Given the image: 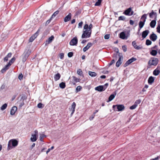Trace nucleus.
<instances>
[{
  "label": "nucleus",
  "instance_id": "09e8293b",
  "mask_svg": "<svg viewBox=\"0 0 160 160\" xmlns=\"http://www.w3.org/2000/svg\"><path fill=\"white\" fill-rule=\"evenodd\" d=\"M54 148V147L52 146L51 148H49L48 149L47 151L46 152V153L47 154L51 150H52Z\"/></svg>",
  "mask_w": 160,
  "mask_h": 160
},
{
  "label": "nucleus",
  "instance_id": "864d4df0",
  "mask_svg": "<svg viewBox=\"0 0 160 160\" xmlns=\"http://www.w3.org/2000/svg\"><path fill=\"white\" fill-rule=\"evenodd\" d=\"M109 34H106L104 36V38L105 39H108L109 38Z\"/></svg>",
  "mask_w": 160,
  "mask_h": 160
},
{
  "label": "nucleus",
  "instance_id": "6e6d98bb",
  "mask_svg": "<svg viewBox=\"0 0 160 160\" xmlns=\"http://www.w3.org/2000/svg\"><path fill=\"white\" fill-rule=\"evenodd\" d=\"M115 62V60L114 59H113L112 60L111 62L109 63V66H111L112 64L113 63H114Z\"/></svg>",
  "mask_w": 160,
  "mask_h": 160
},
{
  "label": "nucleus",
  "instance_id": "423d86ee",
  "mask_svg": "<svg viewBox=\"0 0 160 160\" xmlns=\"http://www.w3.org/2000/svg\"><path fill=\"white\" fill-rule=\"evenodd\" d=\"M108 85V84L106 83L103 85H100L97 87L95 88V89L96 91L99 92H102L104 91L107 88Z\"/></svg>",
  "mask_w": 160,
  "mask_h": 160
},
{
  "label": "nucleus",
  "instance_id": "412c9836",
  "mask_svg": "<svg viewBox=\"0 0 160 160\" xmlns=\"http://www.w3.org/2000/svg\"><path fill=\"white\" fill-rule=\"evenodd\" d=\"M71 18V14L69 13L68 15L66 16L64 19V21L65 22H67L69 21Z\"/></svg>",
  "mask_w": 160,
  "mask_h": 160
},
{
  "label": "nucleus",
  "instance_id": "aec40b11",
  "mask_svg": "<svg viewBox=\"0 0 160 160\" xmlns=\"http://www.w3.org/2000/svg\"><path fill=\"white\" fill-rule=\"evenodd\" d=\"M149 33V31L148 30L143 31L142 34V36L143 38H145Z\"/></svg>",
  "mask_w": 160,
  "mask_h": 160
},
{
  "label": "nucleus",
  "instance_id": "680f3d73",
  "mask_svg": "<svg viewBox=\"0 0 160 160\" xmlns=\"http://www.w3.org/2000/svg\"><path fill=\"white\" fill-rule=\"evenodd\" d=\"M8 58L7 57V56L5 57L4 58V62H7L8 60Z\"/></svg>",
  "mask_w": 160,
  "mask_h": 160
},
{
  "label": "nucleus",
  "instance_id": "6e6552de",
  "mask_svg": "<svg viewBox=\"0 0 160 160\" xmlns=\"http://www.w3.org/2000/svg\"><path fill=\"white\" fill-rule=\"evenodd\" d=\"M78 40L76 37L73 38L69 42L71 46H76L77 44Z\"/></svg>",
  "mask_w": 160,
  "mask_h": 160
},
{
  "label": "nucleus",
  "instance_id": "f704fd0d",
  "mask_svg": "<svg viewBox=\"0 0 160 160\" xmlns=\"http://www.w3.org/2000/svg\"><path fill=\"white\" fill-rule=\"evenodd\" d=\"M16 58L15 57H13L8 62V63L11 65L15 61Z\"/></svg>",
  "mask_w": 160,
  "mask_h": 160
},
{
  "label": "nucleus",
  "instance_id": "a18cd8bd",
  "mask_svg": "<svg viewBox=\"0 0 160 160\" xmlns=\"http://www.w3.org/2000/svg\"><path fill=\"white\" fill-rule=\"evenodd\" d=\"M125 18L123 16H120L118 18L119 20H124L125 19Z\"/></svg>",
  "mask_w": 160,
  "mask_h": 160
},
{
  "label": "nucleus",
  "instance_id": "f3484780",
  "mask_svg": "<svg viewBox=\"0 0 160 160\" xmlns=\"http://www.w3.org/2000/svg\"><path fill=\"white\" fill-rule=\"evenodd\" d=\"M150 39L153 41H155L157 38V35L152 33L150 36Z\"/></svg>",
  "mask_w": 160,
  "mask_h": 160
},
{
  "label": "nucleus",
  "instance_id": "e433bc0d",
  "mask_svg": "<svg viewBox=\"0 0 160 160\" xmlns=\"http://www.w3.org/2000/svg\"><path fill=\"white\" fill-rule=\"evenodd\" d=\"M157 53V51L155 50H152L150 52V54L153 56H155Z\"/></svg>",
  "mask_w": 160,
  "mask_h": 160
},
{
  "label": "nucleus",
  "instance_id": "2eb2a0df",
  "mask_svg": "<svg viewBox=\"0 0 160 160\" xmlns=\"http://www.w3.org/2000/svg\"><path fill=\"white\" fill-rule=\"evenodd\" d=\"M122 57L120 56L119 57V59L116 63V66L118 67L122 63Z\"/></svg>",
  "mask_w": 160,
  "mask_h": 160
},
{
  "label": "nucleus",
  "instance_id": "052dcab7",
  "mask_svg": "<svg viewBox=\"0 0 160 160\" xmlns=\"http://www.w3.org/2000/svg\"><path fill=\"white\" fill-rule=\"evenodd\" d=\"M51 19H51V18H50L49 19L47 20L46 22V24H48L50 22Z\"/></svg>",
  "mask_w": 160,
  "mask_h": 160
},
{
  "label": "nucleus",
  "instance_id": "603ef678",
  "mask_svg": "<svg viewBox=\"0 0 160 160\" xmlns=\"http://www.w3.org/2000/svg\"><path fill=\"white\" fill-rule=\"evenodd\" d=\"M42 106V104L41 103H39L38 104L37 106L39 108H43Z\"/></svg>",
  "mask_w": 160,
  "mask_h": 160
},
{
  "label": "nucleus",
  "instance_id": "5fc2aeb1",
  "mask_svg": "<svg viewBox=\"0 0 160 160\" xmlns=\"http://www.w3.org/2000/svg\"><path fill=\"white\" fill-rule=\"evenodd\" d=\"M83 23L82 22H80L78 24V28H81L82 27Z\"/></svg>",
  "mask_w": 160,
  "mask_h": 160
},
{
  "label": "nucleus",
  "instance_id": "774afa93",
  "mask_svg": "<svg viewBox=\"0 0 160 160\" xmlns=\"http://www.w3.org/2000/svg\"><path fill=\"white\" fill-rule=\"evenodd\" d=\"M158 160V157L152 159V160Z\"/></svg>",
  "mask_w": 160,
  "mask_h": 160
},
{
  "label": "nucleus",
  "instance_id": "7c9ffc66",
  "mask_svg": "<svg viewBox=\"0 0 160 160\" xmlns=\"http://www.w3.org/2000/svg\"><path fill=\"white\" fill-rule=\"evenodd\" d=\"M59 87L62 89L66 87V84L65 82H62L59 84Z\"/></svg>",
  "mask_w": 160,
  "mask_h": 160
},
{
  "label": "nucleus",
  "instance_id": "a211bd4d",
  "mask_svg": "<svg viewBox=\"0 0 160 160\" xmlns=\"http://www.w3.org/2000/svg\"><path fill=\"white\" fill-rule=\"evenodd\" d=\"M17 108L16 106L13 107L11 110L10 111V114L12 115H14L15 113L17 111Z\"/></svg>",
  "mask_w": 160,
  "mask_h": 160
},
{
  "label": "nucleus",
  "instance_id": "c756f323",
  "mask_svg": "<svg viewBox=\"0 0 160 160\" xmlns=\"http://www.w3.org/2000/svg\"><path fill=\"white\" fill-rule=\"evenodd\" d=\"M115 95L114 94H111L109 96L108 98V100L107 101L108 102H109L111 101L115 97Z\"/></svg>",
  "mask_w": 160,
  "mask_h": 160
},
{
  "label": "nucleus",
  "instance_id": "58836bf2",
  "mask_svg": "<svg viewBox=\"0 0 160 160\" xmlns=\"http://www.w3.org/2000/svg\"><path fill=\"white\" fill-rule=\"evenodd\" d=\"M102 0H98V1H97L95 4V6H99L101 3L102 2Z\"/></svg>",
  "mask_w": 160,
  "mask_h": 160
},
{
  "label": "nucleus",
  "instance_id": "39448f33",
  "mask_svg": "<svg viewBox=\"0 0 160 160\" xmlns=\"http://www.w3.org/2000/svg\"><path fill=\"white\" fill-rule=\"evenodd\" d=\"M158 62V60L156 58H151L149 61L148 64L149 66H156Z\"/></svg>",
  "mask_w": 160,
  "mask_h": 160
},
{
  "label": "nucleus",
  "instance_id": "f8f14e48",
  "mask_svg": "<svg viewBox=\"0 0 160 160\" xmlns=\"http://www.w3.org/2000/svg\"><path fill=\"white\" fill-rule=\"evenodd\" d=\"M30 52L29 50L25 51L23 55L24 56V57L22 58V61L24 62L26 59L28 58Z\"/></svg>",
  "mask_w": 160,
  "mask_h": 160
},
{
  "label": "nucleus",
  "instance_id": "de8ad7c7",
  "mask_svg": "<svg viewBox=\"0 0 160 160\" xmlns=\"http://www.w3.org/2000/svg\"><path fill=\"white\" fill-rule=\"evenodd\" d=\"M122 49L124 52H126L127 50V48L126 46L125 45L123 46H122Z\"/></svg>",
  "mask_w": 160,
  "mask_h": 160
},
{
  "label": "nucleus",
  "instance_id": "4c0bfd02",
  "mask_svg": "<svg viewBox=\"0 0 160 160\" xmlns=\"http://www.w3.org/2000/svg\"><path fill=\"white\" fill-rule=\"evenodd\" d=\"M82 89V88L81 86H78L77 87L76 89V92H78L79 91H80L81 89Z\"/></svg>",
  "mask_w": 160,
  "mask_h": 160
},
{
  "label": "nucleus",
  "instance_id": "ea45409f",
  "mask_svg": "<svg viewBox=\"0 0 160 160\" xmlns=\"http://www.w3.org/2000/svg\"><path fill=\"white\" fill-rule=\"evenodd\" d=\"M141 102V100L140 99H138L136 101L134 104L137 106Z\"/></svg>",
  "mask_w": 160,
  "mask_h": 160
},
{
  "label": "nucleus",
  "instance_id": "cd10ccee",
  "mask_svg": "<svg viewBox=\"0 0 160 160\" xmlns=\"http://www.w3.org/2000/svg\"><path fill=\"white\" fill-rule=\"evenodd\" d=\"M147 14H144L142 16L141 18V20H142V21L144 22H146V19H147Z\"/></svg>",
  "mask_w": 160,
  "mask_h": 160
},
{
  "label": "nucleus",
  "instance_id": "13d9d810",
  "mask_svg": "<svg viewBox=\"0 0 160 160\" xmlns=\"http://www.w3.org/2000/svg\"><path fill=\"white\" fill-rule=\"evenodd\" d=\"M129 22L130 25H133L134 23V22L132 20H130L129 21Z\"/></svg>",
  "mask_w": 160,
  "mask_h": 160
},
{
  "label": "nucleus",
  "instance_id": "37998d69",
  "mask_svg": "<svg viewBox=\"0 0 160 160\" xmlns=\"http://www.w3.org/2000/svg\"><path fill=\"white\" fill-rule=\"evenodd\" d=\"M72 78H73V80L74 81H75L76 82H79V81H80L79 79H78V78H76V77L73 76Z\"/></svg>",
  "mask_w": 160,
  "mask_h": 160
},
{
  "label": "nucleus",
  "instance_id": "3c124183",
  "mask_svg": "<svg viewBox=\"0 0 160 160\" xmlns=\"http://www.w3.org/2000/svg\"><path fill=\"white\" fill-rule=\"evenodd\" d=\"M60 58L61 59H62L64 58V54L63 53H60L59 54Z\"/></svg>",
  "mask_w": 160,
  "mask_h": 160
},
{
  "label": "nucleus",
  "instance_id": "9b49d317",
  "mask_svg": "<svg viewBox=\"0 0 160 160\" xmlns=\"http://www.w3.org/2000/svg\"><path fill=\"white\" fill-rule=\"evenodd\" d=\"M76 106V104L74 102H73L71 106V107L69 108V110L71 111V116H72L75 111V108Z\"/></svg>",
  "mask_w": 160,
  "mask_h": 160
},
{
  "label": "nucleus",
  "instance_id": "0eeeda50",
  "mask_svg": "<svg viewBox=\"0 0 160 160\" xmlns=\"http://www.w3.org/2000/svg\"><path fill=\"white\" fill-rule=\"evenodd\" d=\"M38 132V131L37 130H35L34 131V134H32L31 137L30 138V140L31 142H33L37 141Z\"/></svg>",
  "mask_w": 160,
  "mask_h": 160
},
{
  "label": "nucleus",
  "instance_id": "a19ab883",
  "mask_svg": "<svg viewBox=\"0 0 160 160\" xmlns=\"http://www.w3.org/2000/svg\"><path fill=\"white\" fill-rule=\"evenodd\" d=\"M77 73L78 75L80 76H81L82 75V72L80 69L78 70L77 71Z\"/></svg>",
  "mask_w": 160,
  "mask_h": 160
},
{
  "label": "nucleus",
  "instance_id": "5701e85b",
  "mask_svg": "<svg viewBox=\"0 0 160 160\" xmlns=\"http://www.w3.org/2000/svg\"><path fill=\"white\" fill-rule=\"evenodd\" d=\"M145 22H142V21H140L139 23V28L138 29V31H139L143 27L144 24Z\"/></svg>",
  "mask_w": 160,
  "mask_h": 160
},
{
  "label": "nucleus",
  "instance_id": "20e7f679",
  "mask_svg": "<svg viewBox=\"0 0 160 160\" xmlns=\"http://www.w3.org/2000/svg\"><path fill=\"white\" fill-rule=\"evenodd\" d=\"M112 108L114 109V111H121L125 109L124 106L122 104L113 105Z\"/></svg>",
  "mask_w": 160,
  "mask_h": 160
},
{
  "label": "nucleus",
  "instance_id": "393cba45",
  "mask_svg": "<svg viewBox=\"0 0 160 160\" xmlns=\"http://www.w3.org/2000/svg\"><path fill=\"white\" fill-rule=\"evenodd\" d=\"M61 77V75L59 73H58L55 74L54 76V79L55 81H57Z\"/></svg>",
  "mask_w": 160,
  "mask_h": 160
},
{
  "label": "nucleus",
  "instance_id": "9d476101",
  "mask_svg": "<svg viewBox=\"0 0 160 160\" xmlns=\"http://www.w3.org/2000/svg\"><path fill=\"white\" fill-rule=\"evenodd\" d=\"M136 59L134 57H132L131 58L128 60L124 65V67H126L130 64L132 62L135 61Z\"/></svg>",
  "mask_w": 160,
  "mask_h": 160
},
{
  "label": "nucleus",
  "instance_id": "e2e57ef3",
  "mask_svg": "<svg viewBox=\"0 0 160 160\" xmlns=\"http://www.w3.org/2000/svg\"><path fill=\"white\" fill-rule=\"evenodd\" d=\"M95 116V115H93L92 117H91L89 118V120L91 121L93 120V119L94 118Z\"/></svg>",
  "mask_w": 160,
  "mask_h": 160
},
{
  "label": "nucleus",
  "instance_id": "72a5a7b5",
  "mask_svg": "<svg viewBox=\"0 0 160 160\" xmlns=\"http://www.w3.org/2000/svg\"><path fill=\"white\" fill-rule=\"evenodd\" d=\"M7 104L6 103H5L3 104L1 107L0 109L2 111H3L7 107Z\"/></svg>",
  "mask_w": 160,
  "mask_h": 160
},
{
  "label": "nucleus",
  "instance_id": "0e129e2a",
  "mask_svg": "<svg viewBox=\"0 0 160 160\" xmlns=\"http://www.w3.org/2000/svg\"><path fill=\"white\" fill-rule=\"evenodd\" d=\"M35 143H33L31 146V149L35 147Z\"/></svg>",
  "mask_w": 160,
  "mask_h": 160
},
{
  "label": "nucleus",
  "instance_id": "7ed1b4c3",
  "mask_svg": "<svg viewBox=\"0 0 160 160\" xmlns=\"http://www.w3.org/2000/svg\"><path fill=\"white\" fill-rule=\"evenodd\" d=\"M130 36V31L122 32L119 34V38L122 39H127Z\"/></svg>",
  "mask_w": 160,
  "mask_h": 160
},
{
  "label": "nucleus",
  "instance_id": "4d7b16f0",
  "mask_svg": "<svg viewBox=\"0 0 160 160\" xmlns=\"http://www.w3.org/2000/svg\"><path fill=\"white\" fill-rule=\"evenodd\" d=\"M23 76L22 73L20 74L18 76V78L21 80L22 79Z\"/></svg>",
  "mask_w": 160,
  "mask_h": 160
},
{
  "label": "nucleus",
  "instance_id": "338daca9",
  "mask_svg": "<svg viewBox=\"0 0 160 160\" xmlns=\"http://www.w3.org/2000/svg\"><path fill=\"white\" fill-rule=\"evenodd\" d=\"M115 51H116V52L117 53H119V50H118V48H115Z\"/></svg>",
  "mask_w": 160,
  "mask_h": 160
},
{
  "label": "nucleus",
  "instance_id": "49530a36",
  "mask_svg": "<svg viewBox=\"0 0 160 160\" xmlns=\"http://www.w3.org/2000/svg\"><path fill=\"white\" fill-rule=\"evenodd\" d=\"M157 31L158 33L160 34V24L158 26L157 28Z\"/></svg>",
  "mask_w": 160,
  "mask_h": 160
},
{
  "label": "nucleus",
  "instance_id": "69168bd1",
  "mask_svg": "<svg viewBox=\"0 0 160 160\" xmlns=\"http://www.w3.org/2000/svg\"><path fill=\"white\" fill-rule=\"evenodd\" d=\"M148 88V85L146 84L144 87V88L146 89Z\"/></svg>",
  "mask_w": 160,
  "mask_h": 160
},
{
  "label": "nucleus",
  "instance_id": "c9c22d12",
  "mask_svg": "<svg viewBox=\"0 0 160 160\" xmlns=\"http://www.w3.org/2000/svg\"><path fill=\"white\" fill-rule=\"evenodd\" d=\"M58 13H59L58 11H57L56 12H55L52 15L51 17V19L53 18H54L55 17V16L58 14Z\"/></svg>",
  "mask_w": 160,
  "mask_h": 160
},
{
  "label": "nucleus",
  "instance_id": "f03ea898",
  "mask_svg": "<svg viewBox=\"0 0 160 160\" xmlns=\"http://www.w3.org/2000/svg\"><path fill=\"white\" fill-rule=\"evenodd\" d=\"M18 144V141L16 139H13L10 140L8 142L7 149L10 150L17 146Z\"/></svg>",
  "mask_w": 160,
  "mask_h": 160
},
{
  "label": "nucleus",
  "instance_id": "1a4fd4ad",
  "mask_svg": "<svg viewBox=\"0 0 160 160\" xmlns=\"http://www.w3.org/2000/svg\"><path fill=\"white\" fill-rule=\"evenodd\" d=\"M133 13V12L131 8H128L123 12V14L125 15L129 16L132 15Z\"/></svg>",
  "mask_w": 160,
  "mask_h": 160
},
{
  "label": "nucleus",
  "instance_id": "ddd939ff",
  "mask_svg": "<svg viewBox=\"0 0 160 160\" xmlns=\"http://www.w3.org/2000/svg\"><path fill=\"white\" fill-rule=\"evenodd\" d=\"M39 32V31H38L34 34L29 39V42H32L35 39L37 36Z\"/></svg>",
  "mask_w": 160,
  "mask_h": 160
},
{
  "label": "nucleus",
  "instance_id": "c85d7f7f",
  "mask_svg": "<svg viewBox=\"0 0 160 160\" xmlns=\"http://www.w3.org/2000/svg\"><path fill=\"white\" fill-rule=\"evenodd\" d=\"M160 73V71L157 68L153 72V74L155 76L158 75Z\"/></svg>",
  "mask_w": 160,
  "mask_h": 160
},
{
  "label": "nucleus",
  "instance_id": "473e14b6",
  "mask_svg": "<svg viewBox=\"0 0 160 160\" xmlns=\"http://www.w3.org/2000/svg\"><path fill=\"white\" fill-rule=\"evenodd\" d=\"M46 136L43 134H40L39 139L41 142H43V139L44 138L46 137Z\"/></svg>",
  "mask_w": 160,
  "mask_h": 160
},
{
  "label": "nucleus",
  "instance_id": "8fccbe9b",
  "mask_svg": "<svg viewBox=\"0 0 160 160\" xmlns=\"http://www.w3.org/2000/svg\"><path fill=\"white\" fill-rule=\"evenodd\" d=\"M68 55L69 57H71L73 56V53L72 52H69L68 53Z\"/></svg>",
  "mask_w": 160,
  "mask_h": 160
},
{
  "label": "nucleus",
  "instance_id": "79ce46f5",
  "mask_svg": "<svg viewBox=\"0 0 160 160\" xmlns=\"http://www.w3.org/2000/svg\"><path fill=\"white\" fill-rule=\"evenodd\" d=\"M137 106L134 104L131 106L129 108L131 110H133L135 109Z\"/></svg>",
  "mask_w": 160,
  "mask_h": 160
},
{
  "label": "nucleus",
  "instance_id": "dca6fc26",
  "mask_svg": "<svg viewBox=\"0 0 160 160\" xmlns=\"http://www.w3.org/2000/svg\"><path fill=\"white\" fill-rule=\"evenodd\" d=\"M10 64L8 63L5 67L1 70V72L3 73L5 72L7 70L9 69V67L10 66Z\"/></svg>",
  "mask_w": 160,
  "mask_h": 160
},
{
  "label": "nucleus",
  "instance_id": "4be33fe9",
  "mask_svg": "<svg viewBox=\"0 0 160 160\" xmlns=\"http://www.w3.org/2000/svg\"><path fill=\"white\" fill-rule=\"evenodd\" d=\"M54 38V37L53 36H52L50 37L46 41V45L49 44L52 42V40H53Z\"/></svg>",
  "mask_w": 160,
  "mask_h": 160
},
{
  "label": "nucleus",
  "instance_id": "f257e3e1",
  "mask_svg": "<svg viewBox=\"0 0 160 160\" xmlns=\"http://www.w3.org/2000/svg\"><path fill=\"white\" fill-rule=\"evenodd\" d=\"M92 25L91 24L89 26L88 24H86L83 27V33L82 35V38H89L91 37Z\"/></svg>",
  "mask_w": 160,
  "mask_h": 160
},
{
  "label": "nucleus",
  "instance_id": "4468645a",
  "mask_svg": "<svg viewBox=\"0 0 160 160\" xmlns=\"http://www.w3.org/2000/svg\"><path fill=\"white\" fill-rule=\"evenodd\" d=\"M132 45L134 48L136 49L139 50L142 48V47L141 46H138L135 41H133L132 42Z\"/></svg>",
  "mask_w": 160,
  "mask_h": 160
},
{
  "label": "nucleus",
  "instance_id": "2f4dec72",
  "mask_svg": "<svg viewBox=\"0 0 160 160\" xmlns=\"http://www.w3.org/2000/svg\"><path fill=\"white\" fill-rule=\"evenodd\" d=\"M88 74L90 76L92 77H95L97 75V74L96 72L91 71H89Z\"/></svg>",
  "mask_w": 160,
  "mask_h": 160
},
{
  "label": "nucleus",
  "instance_id": "c03bdc74",
  "mask_svg": "<svg viewBox=\"0 0 160 160\" xmlns=\"http://www.w3.org/2000/svg\"><path fill=\"white\" fill-rule=\"evenodd\" d=\"M146 44L147 45H149L151 44L152 42L149 40H147L146 41Z\"/></svg>",
  "mask_w": 160,
  "mask_h": 160
},
{
  "label": "nucleus",
  "instance_id": "bb28decb",
  "mask_svg": "<svg viewBox=\"0 0 160 160\" xmlns=\"http://www.w3.org/2000/svg\"><path fill=\"white\" fill-rule=\"evenodd\" d=\"M156 22L155 20H152L150 23V26L151 27L154 28L156 24Z\"/></svg>",
  "mask_w": 160,
  "mask_h": 160
},
{
  "label": "nucleus",
  "instance_id": "a878e982",
  "mask_svg": "<svg viewBox=\"0 0 160 160\" xmlns=\"http://www.w3.org/2000/svg\"><path fill=\"white\" fill-rule=\"evenodd\" d=\"M149 16L151 18H152L153 16L156 17H157V13L154 12L153 10H152V12L149 13Z\"/></svg>",
  "mask_w": 160,
  "mask_h": 160
},
{
  "label": "nucleus",
  "instance_id": "bf43d9fd",
  "mask_svg": "<svg viewBox=\"0 0 160 160\" xmlns=\"http://www.w3.org/2000/svg\"><path fill=\"white\" fill-rule=\"evenodd\" d=\"M12 53L10 52V53H9L8 55H7V56H6L8 58H10L11 56H12Z\"/></svg>",
  "mask_w": 160,
  "mask_h": 160
},
{
  "label": "nucleus",
  "instance_id": "6ab92c4d",
  "mask_svg": "<svg viewBox=\"0 0 160 160\" xmlns=\"http://www.w3.org/2000/svg\"><path fill=\"white\" fill-rule=\"evenodd\" d=\"M92 45V44L91 42H89L88 43L87 45L84 48L83 51L84 52L87 51L89 48Z\"/></svg>",
  "mask_w": 160,
  "mask_h": 160
},
{
  "label": "nucleus",
  "instance_id": "b1692460",
  "mask_svg": "<svg viewBox=\"0 0 160 160\" xmlns=\"http://www.w3.org/2000/svg\"><path fill=\"white\" fill-rule=\"evenodd\" d=\"M154 78L152 76L150 77L148 79V83L149 84H150V85L152 84V83L154 81Z\"/></svg>",
  "mask_w": 160,
  "mask_h": 160
}]
</instances>
